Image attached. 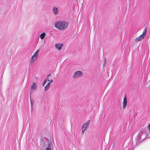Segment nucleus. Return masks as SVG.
<instances>
[{
	"instance_id": "nucleus-7",
	"label": "nucleus",
	"mask_w": 150,
	"mask_h": 150,
	"mask_svg": "<svg viewBox=\"0 0 150 150\" xmlns=\"http://www.w3.org/2000/svg\"><path fill=\"white\" fill-rule=\"evenodd\" d=\"M53 144L52 143L50 142L48 144L47 147L45 150H53Z\"/></svg>"
},
{
	"instance_id": "nucleus-13",
	"label": "nucleus",
	"mask_w": 150,
	"mask_h": 150,
	"mask_svg": "<svg viewBox=\"0 0 150 150\" xmlns=\"http://www.w3.org/2000/svg\"><path fill=\"white\" fill-rule=\"evenodd\" d=\"M39 50H38L35 52V53H34V54L33 55H35V56H37L38 57V52H39Z\"/></svg>"
},
{
	"instance_id": "nucleus-22",
	"label": "nucleus",
	"mask_w": 150,
	"mask_h": 150,
	"mask_svg": "<svg viewBox=\"0 0 150 150\" xmlns=\"http://www.w3.org/2000/svg\"><path fill=\"white\" fill-rule=\"evenodd\" d=\"M50 74H48L47 76L48 77H49V76H50Z\"/></svg>"
},
{
	"instance_id": "nucleus-17",
	"label": "nucleus",
	"mask_w": 150,
	"mask_h": 150,
	"mask_svg": "<svg viewBox=\"0 0 150 150\" xmlns=\"http://www.w3.org/2000/svg\"><path fill=\"white\" fill-rule=\"evenodd\" d=\"M30 103L31 105V108L32 109L33 107V102L31 100H30Z\"/></svg>"
},
{
	"instance_id": "nucleus-8",
	"label": "nucleus",
	"mask_w": 150,
	"mask_h": 150,
	"mask_svg": "<svg viewBox=\"0 0 150 150\" xmlns=\"http://www.w3.org/2000/svg\"><path fill=\"white\" fill-rule=\"evenodd\" d=\"M38 57L33 55L30 61V63L31 64H32L36 60Z\"/></svg>"
},
{
	"instance_id": "nucleus-2",
	"label": "nucleus",
	"mask_w": 150,
	"mask_h": 150,
	"mask_svg": "<svg viewBox=\"0 0 150 150\" xmlns=\"http://www.w3.org/2000/svg\"><path fill=\"white\" fill-rule=\"evenodd\" d=\"M146 32V27L145 28L144 30V31H143L142 34L141 35H140V36L137 38L135 39V41H136L137 42H139V41H140V40H142L144 38V37L145 36Z\"/></svg>"
},
{
	"instance_id": "nucleus-12",
	"label": "nucleus",
	"mask_w": 150,
	"mask_h": 150,
	"mask_svg": "<svg viewBox=\"0 0 150 150\" xmlns=\"http://www.w3.org/2000/svg\"><path fill=\"white\" fill-rule=\"evenodd\" d=\"M53 11L54 14L55 15L56 14V8L55 7H54L53 8Z\"/></svg>"
},
{
	"instance_id": "nucleus-21",
	"label": "nucleus",
	"mask_w": 150,
	"mask_h": 150,
	"mask_svg": "<svg viewBox=\"0 0 150 150\" xmlns=\"http://www.w3.org/2000/svg\"><path fill=\"white\" fill-rule=\"evenodd\" d=\"M54 26L55 28H56V22H55L54 23Z\"/></svg>"
},
{
	"instance_id": "nucleus-4",
	"label": "nucleus",
	"mask_w": 150,
	"mask_h": 150,
	"mask_svg": "<svg viewBox=\"0 0 150 150\" xmlns=\"http://www.w3.org/2000/svg\"><path fill=\"white\" fill-rule=\"evenodd\" d=\"M127 103V98L125 96L124 98L123 101L122 103V108H125L126 107Z\"/></svg>"
},
{
	"instance_id": "nucleus-6",
	"label": "nucleus",
	"mask_w": 150,
	"mask_h": 150,
	"mask_svg": "<svg viewBox=\"0 0 150 150\" xmlns=\"http://www.w3.org/2000/svg\"><path fill=\"white\" fill-rule=\"evenodd\" d=\"M145 130L144 129H143L140 131L138 134V137L139 138H141L142 136L144 135V136H145Z\"/></svg>"
},
{
	"instance_id": "nucleus-1",
	"label": "nucleus",
	"mask_w": 150,
	"mask_h": 150,
	"mask_svg": "<svg viewBox=\"0 0 150 150\" xmlns=\"http://www.w3.org/2000/svg\"><path fill=\"white\" fill-rule=\"evenodd\" d=\"M68 25V22L65 21H57V28L60 30H64Z\"/></svg>"
},
{
	"instance_id": "nucleus-14",
	"label": "nucleus",
	"mask_w": 150,
	"mask_h": 150,
	"mask_svg": "<svg viewBox=\"0 0 150 150\" xmlns=\"http://www.w3.org/2000/svg\"><path fill=\"white\" fill-rule=\"evenodd\" d=\"M47 79H46L44 81V82L42 83V86H45V84L46 83V82L47 81Z\"/></svg>"
},
{
	"instance_id": "nucleus-5",
	"label": "nucleus",
	"mask_w": 150,
	"mask_h": 150,
	"mask_svg": "<svg viewBox=\"0 0 150 150\" xmlns=\"http://www.w3.org/2000/svg\"><path fill=\"white\" fill-rule=\"evenodd\" d=\"M90 123V121L88 120L84 123L82 126V127H83L84 129L86 130L87 129L88 127V125Z\"/></svg>"
},
{
	"instance_id": "nucleus-15",
	"label": "nucleus",
	"mask_w": 150,
	"mask_h": 150,
	"mask_svg": "<svg viewBox=\"0 0 150 150\" xmlns=\"http://www.w3.org/2000/svg\"><path fill=\"white\" fill-rule=\"evenodd\" d=\"M81 129V130H82V133L83 134L84 132L86 130H85V129H84V128H83V127H82Z\"/></svg>"
},
{
	"instance_id": "nucleus-18",
	"label": "nucleus",
	"mask_w": 150,
	"mask_h": 150,
	"mask_svg": "<svg viewBox=\"0 0 150 150\" xmlns=\"http://www.w3.org/2000/svg\"><path fill=\"white\" fill-rule=\"evenodd\" d=\"M52 80H49L47 79V81H48L49 82H50V83H51L52 82Z\"/></svg>"
},
{
	"instance_id": "nucleus-3",
	"label": "nucleus",
	"mask_w": 150,
	"mask_h": 150,
	"mask_svg": "<svg viewBox=\"0 0 150 150\" xmlns=\"http://www.w3.org/2000/svg\"><path fill=\"white\" fill-rule=\"evenodd\" d=\"M83 73L80 71H77L75 72L73 76V78L74 79L79 78L82 76Z\"/></svg>"
},
{
	"instance_id": "nucleus-23",
	"label": "nucleus",
	"mask_w": 150,
	"mask_h": 150,
	"mask_svg": "<svg viewBox=\"0 0 150 150\" xmlns=\"http://www.w3.org/2000/svg\"><path fill=\"white\" fill-rule=\"evenodd\" d=\"M55 47L56 48V44H55Z\"/></svg>"
},
{
	"instance_id": "nucleus-20",
	"label": "nucleus",
	"mask_w": 150,
	"mask_h": 150,
	"mask_svg": "<svg viewBox=\"0 0 150 150\" xmlns=\"http://www.w3.org/2000/svg\"><path fill=\"white\" fill-rule=\"evenodd\" d=\"M50 82H48L46 85H48V86L49 87L50 86Z\"/></svg>"
},
{
	"instance_id": "nucleus-16",
	"label": "nucleus",
	"mask_w": 150,
	"mask_h": 150,
	"mask_svg": "<svg viewBox=\"0 0 150 150\" xmlns=\"http://www.w3.org/2000/svg\"><path fill=\"white\" fill-rule=\"evenodd\" d=\"M49 87L48 86V85H46V86H45V91L47 90L48 89Z\"/></svg>"
},
{
	"instance_id": "nucleus-11",
	"label": "nucleus",
	"mask_w": 150,
	"mask_h": 150,
	"mask_svg": "<svg viewBox=\"0 0 150 150\" xmlns=\"http://www.w3.org/2000/svg\"><path fill=\"white\" fill-rule=\"evenodd\" d=\"M45 35L46 34L45 33V32L43 33L40 34V38L42 40L44 38Z\"/></svg>"
},
{
	"instance_id": "nucleus-9",
	"label": "nucleus",
	"mask_w": 150,
	"mask_h": 150,
	"mask_svg": "<svg viewBox=\"0 0 150 150\" xmlns=\"http://www.w3.org/2000/svg\"><path fill=\"white\" fill-rule=\"evenodd\" d=\"M63 46V44H62L59 43L57 44V49H58L59 50H60L62 49V47Z\"/></svg>"
},
{
	"instance_id": "nucleus-19",
	"label": "nucleus",
	"mask_w": 150,
	"mask_h": 150,
	"mask_svg": "<svg viewBox=\"0 0 150 150\" xmlns=\"http://www.w3.org/2000/svg\"><path fill=\"white\" fill-rule=\"evenodd\" d=\"M148 128L149 130H150V124L148 125Z\"/></svg>"
},
{
	"instance_id": "nucleus-10",
	"label": "nucleus",
	"mask_w": 150,
	"mask_h": 150,
	"mask_svg": "<svg viewBox=\"0 0 150 150\" xmlns=\"http://www.w3.org/2000/svg\"><path fill=\"white\" fill-rule=\"evenodd\" d=\"M37 86L35 83H33V85L31 86V89L33 90H35L37 88Z\"/></svg>"
}]
</instances>
